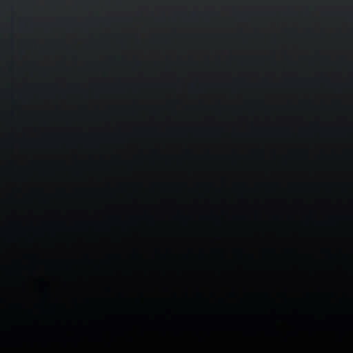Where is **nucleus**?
Wrapping results in <instances>:
<instances>
[{"instance_id": "obj_2", "label": "nucleus", "mask_w": 353, "mask_h": 353, "mask_svg": "<svg viewBox=\"0 0 353 353\" xmlns=\"http://www.w3.org/2000/svg\"><path fill=\"white\" fill-rule=\"evenodd\" d=\"M265 13H267V14H268V12L267 11V12H265Z\"/></svg>"}, {"instance_id": "obj_1", "label": "nucleus", "mask_w": 353, "mask_h": 353, "mask_svg": "<svg viewBox=\"0 0 353 353\" xmlns=\"http://www.w3.org/2000/svg\"><path fill=\"white\" fill-rule=\"evenodd\" d=\"M247 236H243V238L241 239L240 243H239L236 248H235V250H236L237 252H243V250H245V248L247 246Z\"/></svg>"}]
</instances>
